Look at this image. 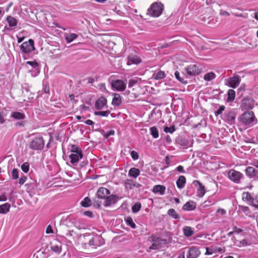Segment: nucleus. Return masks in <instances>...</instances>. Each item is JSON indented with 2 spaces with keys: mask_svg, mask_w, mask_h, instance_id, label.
Masks as SVG:
<instances>
[{
  "mask_svg": "<svg viewBox=\"0 0 258 258\" xmlns=\"http://www.w3.org/2000/svg\"><path fill=\"white\" fill-rule=\"evenodd\" d=\"M239 121L245 126H252L255 124L257 120L252 111H246L243 112L239 117Z\"/></svg>",
  "mask_w": 258,
  "mask_h": 258,
  "instance_id": "1",
  "label": "nucleus"
},
{
  "mask_svg": "<svg viewBox=\"0 0 258 258\" xmlns=\"http://www.w3.org/2000/svg\"><path fill=\"white\" fill-rule=\"evenodd\" d=\"M71 159V163L73 164L77 163L83 158V153L81 149L74 145L72 146L71 149V154L69 155Z\"/></svg>",
  "mask_w": 258,
  "mask_h": 258,
  "instance_id": "2",
  "label": "nucleus"
},
{
  "mask_svg": "<svg viewBox=\"0 0 258 258\" xmlns=\"http://www.w3.org/2000/svg\"><path fill=\"white\" fill-rule=\"evenodd\" d=\"M149 239L152 243V245L149 247V251L151 250L159 249L162 247L163 245L166 244V239H162L154 235L150 236Z\"/></svg>",
  "mask_w": 258,
  "mask_h": 258,
  "instance_id": "3",
  "label": "nucleus"
},
{
  "mask_svg": "<svg viewBox=\"0 0 258 258\" xmlns=\"http://www.w3.org/2000/svg\"><path fill=\"white\" fill-rule=\"evenodd\" d=\"M164 6L160 3H154L148 10L147 14L152 17H159L162 13Z\"/></svg>",
  "mask_w": 258,
  "mask_h": 258,
  "instance_id": "4",
  "label": "nucleus"
},
{
  "mask_svg": "<svg viewBox=\"0 0 258 258\" xmlns=\"http://www.w3.org/2000/svg\"><path fill=\"white\" fill-rule=\"evenodd\" d=\"M255 101L250 97H244L241 102L240 107L242 110L252 109L254 106Z\"/></svg>",
  "mask_w": 258,
  "mask_h": 258,
  "instance_id": "5",
  "label": "nucleus"
},
{
  "mask_svg": "<svg viewBox=\"0 0 258 258\" xmlns=\"http://www.w3.org/2000/svg\"><path fill=\"white\" fill-rule=\"evenodd\" d=\"M243 177V174L235 169H231L228 172V178L233 182L238 183Z\"/></svg>",
  "mask_w": 258,
  "mask_h": 258,
  "instance_id": "6",
  "label": "nucleus"
},
{
  "mask_svg": "<svg viewBox=\"0 0 258 258\" xmlns=\"http://www.w3.org/2000/svg\"><path fill=\"white\" fill-rule=\"evenodd\" d=\"M44 146V142L41 137L34 138L30 143V148L33 150H41Z\"/></svg>",
  "mask_w": 258,
  "mask_h": 258,
  "instance_id": "7",
  "label": "nucleus"
},
{
  "mask_svg": "<svg viewBox=\"0 0 258 258\" xmlns=\"http://www.w3.org/2000/svg\"><path fill=\"white\" fill-rule=\"evenodd\" d=\"M20 49L25 53H28L34 50V43L32 39L23 42L20 46Z\"/></svg>",
  "mask_w": 258,
  "mask_h": 258,
  "instance_id": "8",
  "label": "nucleus"
},
{
  "mask_svg": "<svg viewBox=\"0 0 258 258\" xmlns=\"http://www.w3.org/2000/svg\"><path fill=\"white\" fill-rule=\"evenodd\" d=\"M112 88L118 91H123L126 88V84L121 80H116L111 82Z\"/></svg>",
  "mask_w": 258,
  "mask_h": 258,
  "instance_id": "9",
  "label": "nucleus"
},
{
  "mask_svg": "<svg viewBox=\"0 0 258 258\" xmlns=\"http://www.w3.org/2000/svg\"><path fill=\"white\" fill-rule=\"evenodd\" d=\"M193 184L197 187V196L200 198L203 197L206 193L205 186L199 180H194Z\"/></svg>",
  "mask_w": 258,
  "mask_h": 258,
  "instance_id": "10",
  "label": "nucleus"
},
{
  "mask_svg": "<svg viewBox=\"0 0 258 258\" xmlns=\"http://www.w3.org/2000/svg\"><path fill=\"white\" fill-rule=\"evenodd\" d=\"M185 71L189 76H197L201 72V69L196 64H190L185 68Z\"/></svg>",
  "mask_w": 258,
  "mask_h": 258,
  "instance_id": "11",
  "label": "nucleus"
},
{
  "mask_svg": "<svg viewBox=\"0 0 258 258\" xmlns=\"http://www.w3.org/2000/svg\"><path fill=\"white\" fill-rule=\"evenodd\" d=\"M201 254L199 248L196 246H191L189 248L186 258H197Z\"/></svg>",
  "mask_w": 258,
  "mask_h": 258,
  "instance_id": "12",
  "label": "nucleus"
},
{
  "mask_svg": "<svg viewBox=\"0 0 258 258\" xmlns=\"http://www.w3.org/2000/svg\"><path fill=\"white\" fill-rule=\"evenodd\" d=\"M95 108L98 110L103 109L104 107L107 108V100L103 96H101L97 99L95 103Z\"/></svg>",
  "mask_w": 258,
  "mask_h": 258,
  "instance_id": "13",
  "label": "nucleus"
},
{
  "mask_svg": "<svg viewBox=\"0 0 258 258\" xmlns=\"http://www.w3.org/2000/svg\"><path fill=\"white\" fill-rule=\"evenodd\" d=\"M118 200V197L114 195H108L104 199V206L106 207H109L111 205L114 204L116 203Z\"/></svg>",
  "mask_w": 258,
  "mask_h": 258,
  "instance_id": "14",
  "label": "nucleus"
},
{
  "mask_svg": "<svg viewBox=\"0 0 258 258\" xmlns=\"http://www.w3.org/2000/svg\"><path fill=\"white\" fill-rule=\"evenodd\" d=\"M110 194V191L109 189L105 187H101L97 190L96 195L98 199H105Z\"/></svg>",
  "mask_w": 258,
  "mask_h": 258,
  "instance_id": "15",
  "label": "nucleus"
},
{
  "mask_svg": "<svg viewBox=\"0 0 258 258\" xmlns=\"http://www.w3.org/2000/svg\"><path fill=\"white\" fill-rule=\"evenodd\" d=\"M50 248L53 251L57 253H60L62 250L61 243L58 240H54L51 243Z\"/></svg>",
  "mask_w": 258,
  "mask_h": 258,
  "instance_id": "16",
  "label": "nucleus"
},
{
  "mask_svg": "<svg viewBox=\"0 0 258 258\" xmlns=\"http://www.w3.org/2000/svg\"><path fill=\"white\" fill-rule=\"evenodd\" d=\"M142 62L141 59L137 55H130L127 57V64H138Z\"/></svg>",
  "mask_w": 258,
  "mask_h": 258,
  "instance_id": "17",
  "label": "nucleus"
},
{
  "mask_svg": "<svg viewBox=\"0 0 258 258\" xmlns=\"http://www.w3.org/2000/svg\"><path fill=\"white\" fill-rule=\"evenodd\" d=\"M240 82V79L239 76H235L229 79L228 83L230 87L235 88L238 86Z\"/></svg>",
  "mask_w": 258,
  "mask_h": 258,
  "instance_id": "18",
  "label": "nucleus"
},
{
  "mask_svg": "<svg viewBox=\"0 0 258 258\" xmlns=\"http://www.w3.org/2000/svg\"><path fill=\"white\" fill-rule=\"evenodd\" d=\"M197 204L196 202L190 201L186 202L183 206L182 209L184 211H192L196 208Z\"/></svg>",
  "mask_w": 258,
  "mask_h": 258,
  "instance_id": "19",
  "label": "nucleus"
},
{
  "mask_svg": "<svg viewBox=\"0 0 258 258\" xmlns=\"http://www.w3.org/2000/svg\"><path fill=\"white\" fill-rule=\"evenodd\" d=\"M111 103L113 106H119L121 104L122 99L119 94L114 93L113 94V99Z\"/></svg>",
  "mask_w": 258,
  "mask_h": 258,
  "instance_id": "20",
  "label": "nucleus"
},
{
  "mask_svg": "<svg viewBox=\"0 0 258 258\" xmlns=\"http://www.w3.org/2000/svg\"><path fill=\"white\" fill-rule=\"evenodd\" d=\"M101 240L102 238L100 236H97L89 240V245L90 246H93L94 247L99 246L101 243H98L97 242H99Z\"/></svg>",
  "mask_w": 258,
  "mask_h": 258,
  "instance_id": "21",
  "label": "nucleus"
},
{
  "mask_svg": "<svg viewBox=\"0 0 258 258\" xmlns=\"http://www.w3.org/2000/svg\"><path fill=\"white\" fill-rule=\"evenodd\" d=\"M125 186L126 188L132 189L133 186L139 187L141 186L140 184L133 181V180H126L124 182Z\"/></svg>",
  "mask_w": 258,
  "mask_h": 258,
  "instance_id": "22",
  "label": "nucleus"
},
{
  "mask_svg": "<svg viewBox=\"0 0 258 258\" xmlns=\"http://www.w3.org/2000/svg\"><path fill=\"white\" fill-rule=\"evenodd\" d=\"M166 188L165 186L162 185H156L154 186L153 192L154 193H159L161 195L164 194Z\"/></svg>",
  "mask_w": 258,
  "mask_h": 258,
  "instance_id": "23",
  "label": "nucleus"
},
{
  "mask_svg": "<svg viewBox=\"0 0 258 258\" xmlns=\"http://www.w3.org/2000/svg\"><path fill=\"white\" fill-rule=\"evenodd\" d=\"M242 199L243 201H246L251 203L253 206L254 203V199L252 198L248 192H243L242 195Z\"/></svg>",
  "mask_w": 258,
  "mask_h": 258,
  "instance_id": "24",
  "label": "nucleus"
},
{
  "mask_svg": "<svg viewBox=\"0 0 258 258\" xmlns=\"http://www.w3.org/2000/svg\"><path fill=\"white\" fill-rule=\"evenodd\" d=\"M11 205L9 203H5L0 205V214H5L9 212Z\"/></svg>",
  "mask_w": 258,
  "mask_h": 258,
  "instance_id": "25",
  "label": "nucleus"
},
{
  "mask_svg": "<svg viewBox=\"0 0 258 258\" xmlns=\"http://www.w3.org/2000/svg\"><path fill=\"white\" fill-rule=\"evenodd\" d=\"M185 177L183 175L180 176L176 181V185L177 187L179 188H183L185 185Z\"/></svg>",
  "mask_w": 258,
  "mask_h": 258,
  "instance_id": "26",
  "label": "nucleus"
},
{
  "mask_svg": "<svg viewBox=\"0 0 258 258\" xmlns=\"http://www.w3.org/2000/svg\"><path fill=\"white\" fill-rule=\"evenodd\" d=\"M228 97L227 101L228 102H231L234 101L235 98V92L233 89H229L227 93Z\"/></svg>",
  "mask_w": 258,
  "mask_h": 258,
  "instance_id": "27",
  "label": "nucleus"
},
{
  "mask_svg": "<svg viewBox=\"0 0 258 258\" xmlns=\"http://www.w3.org/2000/svg\"><path fill=\"white\" fill-rule=\"evenodd\" d=\"M184 235L186 237H190L194 234V231L192 228L189 226H185L183 228Z\"/></svg>",
  "mask_w": 258,
  "mask_h": 258,
  "instance_id": "28",
  "label": "nucleus"
},
{
  "mask_svg": "<svg viewBox=\"0 0 258 258\" xmlns=\"http://www.w3.org/2000/svg\"><path fill=\"white\" fill-rule=\"evenodd\" d=\"M246 174L249 176H254L257 173V170L252 167H248L245 169Z\"/></svg>",
  "mask_w": 258,
  "mask_h": 258,
  "instance_id": "29",
  "label": "nucleus"
},
{
  "mask_svg": "<svg viewBox=\"0 0 258 258\" xmlns=\"http://www.w3.org/2000/svg\"><path fill=\"white\" fill-rule=\"evenodd\" d=\"M11 117L16 119L21 120L25 118V115L21 112L15 111L12 113Z\"/></svg>",
  "mask_w": 258,
  "mask_h": 258,
  "instance_id": "30",
  "label": "nucleus"
},
{
  "mask_svg": "<svg viewBox=\"0 0 258 258\" xmlns=\"http://www.w3.org/2000/svg\"><path fill=\"white\" fill-rule=\"evenodd\" d=\"M140 171L139 169L135 167L130 169L128 172L129 175L134 178L137 177L140 175Z\"/></svg>",
  "mask_w": 258,
  "mask_h": 258,
  "instance_id": "31",
  "label": "nucleus"
},
{
  "mask_svg": "<svg viewBox=\"0 0 258 258\" xmlns=\"http://www.w3.org/2000/svg\"><path fill=\"white\" fill-rule=\"evenodd\" d=\"M7 21L10 27H15L17 24V20L12 16H8L7 18Z\"/></svg>",
  "mask_w": 258,
  "mask_h": 258,
  "instance_id": "32",
  "label": "nucleus"
},
{
  "mask_svg": "<svg viewBox=\"0 0 258 258\" xmlns=\"http://www.w3.org/2000/svg\"><path fill=\"white\" fill-rule=\"evenodd\" d=\"M206 251L205 252L206 255H211L213 253H216V246L212 245L209 247H206Z\"/></svg>",
  "mask_w": 258,
  "mask_h": 258,
  "instance_id": "33",
  "label": "nucleus"
},
{
  "mask_svg": "<svg viewBox=\"0 0 258 258\" xmlns=\"http://www.w3.org/2000/svg\"><path fill=\"white\" fill-rule=\"evenodd\" d=\"M215 78L216 75L213 72L207 73L204 77V80L206 81H210L212 80L215 79Z\"/></svg>",
  "mask_w": 258,
  "mask_h": 258,
  "instance_id": "34",
  "label": "nucleus"
},
{
  "mask_svg": "<svg viewBox=\"0 0 258 258\" xmlns=\"http://www.w3.org/2000/svg\"><path fill=\"white\" fill-rule=\"evenodd\" d=\"M78 37V35L75 33H71L66 36V40L68 43H70Z\"/></svg>",
  "mask_w": 258,
  "mask_h": 258,
  "instance_id": "35",
  "label": "nucleus"
},
{
  "mask_svg": "<svg viewBox=\"0 0 258 258\" xmlns=\"http://www.w3.org/2000/svg\"><path fill=\"white\" fill-rule=\"evenodd\" d=\"M150 133L154 138H157L159 137V132L155 126H152L150 128Z\"/></svg>",
  "mask_w": 258,
  "mask_h": 258,
  "instance_id": "36",
  "label": "nucleus"
},
{
  "mask_svg": "<svg viewBox=\"0 0 258 258\" xmlns=\"http://www.w3.org/2000/svg\"><path fill=\"white\" fill-rule=\"evenodd\" d=\"M91 200L88 197H86L81 202V205L83 207H88L90 206Z\"/></svg>",
  "mask_w": 258,
  "mask_h": 258,
  "instance_id": "37",
  "label": "nucleus"
},
{
  "mask_svg": "<svg viewBox=\"0 0 258 258\" xmlns=\"http://www.w3.org/2000/svg\"><path fill=\"white\" fill-rule=\"evenodd\" d=\"M175 78L181 83L186 84L187 83V81L185 80L183 78H182L180 76V73L178 71H176L175 72Z\"/></svg>",
  "mask_w": 258,
  "mask_h": 258,
  "instance_id": "38",
  "label": "nucleus"
},
{
  "mask_svg": "<svg viewBox=\"0 0 258 258\" xmlns=\"http://www.w3.org/2000/svg\"><path fill=\"white\" fill-rule=\"evenodd\" d=\"M165 77V74L164 72L162 71H159L157 73V74L154 76V79L155 80H160L164 78Z\"/></svg>",
  "mask_w": 258,
  "mask_h": 258,
  "instance_id": "39",
  "label": "nucleus"
},
{
  "mask_svg": "<svg viewBox=\"0 0 258 258\" xmlns=\"http://www.w3.org/2000/svg\"><path fill=\"white\" fill-rule=\"evenodd\" d=\"M125 222L127 225L130 226L132 228L135 229L136 227L135 223L134 222L133 219L128 217L125 219Z\"/></svg>",
  "mask_w": 258,
  "mask_h": 258,
  "instance_id": "40",
  "label": "nucleus"
},
{
  "mask_svg": "<svg viewBox=\"0 0 258 258\" xmlns=\"http://www.w3.org/2000/svg\"><path fill=\"white\" fill-rule=\"evenodd\" d=\"M168 214L169 216L173 218L177 219L179 218V216L176 212L175 210L173 209H170L168 211Z\"/></svg>",
  "mask_w": 258,
  "mask_h": 258,
  "instance_id": "41",
  "label": "nucleus"
},
{
  "mask_svg": "<svg viewBox=\"0 0 258 258\" xmlns=\"http://www.w3.org/2000/svg\"><path fill=\"white\" fill-rule=\"evenodd\" d=\"M141 208V204L140 203H136L132 208V212L134 213L139 212Z\"/></svg>",
  "mask_w": 258,
  "mask_h": 258,
  "instance_id": "42",
  "label": "nucleus"
},
{
  "mask_svg": "<svg viewBox=\"0 0 258 258\" xmlns=\"http://www.w3.org/2000/svg\"><path fill=\"white\" fill-rule=\"evenodd\" d=\"M110 111L109 110L106 111H96L94 114L95 115H101L102 116H108V115L110 114Z\"/></svg>",
  "mask_w": 258,
  "mask_h": 258,
  "instance_id": "43",
  "label": "nucleus"
},
{
  "mask_svg": "<svg viewBox=\"0 0 258 258\" xmlns=\"http://www.w3.org/2000/svg\"><path fill=\"white\" fill-rule=\"evenodd\" d=\"M21 169L25 173H27L29 170V164L28 162H25L21 165Z\"/></svg>",
  "mask_w": 258,
  "mask_h": 258,
  "instance_id": "44",
  "label": "nucleus"
},
{
  "mask_svg": "<svg viewBox=\"0 0 258 258\" xmlns=\"http://www.w3.org/2000/svg\"><path fill=\"white\" fill-rule=\"evenodd\" d=\"M175 131V127L174 125L173 126H171L170 127H168V126H165L164 127V131L166 133H173L174 131Z\"/></svg>",
  "mask_w": 258,
  "mask_h": 258,
  "instance_id": "45",
  "label": "nucleus"
},
{
  "mask_svg": "<svg viewBox=\"0 0 258 258\" xmlns=\"http://www.w3.org/2000/svg\"><path fill=\"white\" fill-rule=\"evenodd\" d=\"M183 144H181V145L186 148L192 146L193 144V140H190L189 141L183 140Z\"/></svg>",
  "mask_w": 258,
  "mask_h": 258,
  "instance_id": "46",
  "label": "nucleus"
},
{
  "mask_svg": "<svg viewBox=\"0 0 258 258\" xmlns=\"http://www.w3.org/2000/svg\"><path fill=\"white\" fill-rule=\"evenodd\" d=\"M12 176L14 179H16L19 177V171L17 169L14 168L13 169Z\"/></svg>",
  "mask_w": 258,
  "mask_h": 258,
  "instance_id": "47",
  "label": "nucleus"
},
{
  "mask_svg": "<svg viewBox=\"0 0 258 258\" xmlns=\"http://www.w3.org/2000/svg\"><path fill=\"white\" fill-rule=\"evenodd\" d=\"M199 19H200V21L203 23H209V22H210V21H209L210 17H206V16H201L200 17Z\"/></svg>",
  "mask_w": 258,
  "mask_h": 258,
  "instance_id": "48",
  "label": "nucleus"
},
{
  "mask_svg": "<svg viewBox=\"0 0 258 258\" xmlns=\"http://www.w3.org/2000/svg\"><path fill=\"white\" fill-rule=\"evenodd\" d=\"M26 64L31 66L34 68H35L38 66L37 62L35 60L27 61Z\"/></svg>",
  "mask_w": 258,
  "mask_h": 258,
  "instance_id": "49",
  "label": "nucleus"
},
{
  "mask_svg": "<svg viewBox=\"0 0 258 258\" xmlns=\"http://www.w3.org/2000/svg\"><path fill=\"white\" fill-rule=\"evenodd\" d=\"M131 155L134 160H137L139 158L138 153L135 151H132L131 152Z\"/></svg>",
  "mask_w": 258,
  "mask_h": 258,
  "instance_id": "50",
  "label": "nucleus"
},
{
  "mask_svg": "<svg viewBox=\"0 0 258 258\" xmlns=\"http://www.w3.org/2000/svg\"><path fill=\"white\" fill-rule=\"evenodd\" d=\"M74 233L75 232L73 230H70L67 233L66 236L68 237L70 239H73L74 238Z\"/></svg>",
  "mask_w": 258,
  "mask_h": 258,
  "instance_id": "51",
  "label": "nucleus"
},
{
  "mask_svg": "<svg viewBox=\"0 0 258 258\" xmlns=\"http://www.w3.org/2000/svg\"><path fill=\"white\" fill-rule=\"evenodd\" d=\"M27 177L23 175L19 179V183L20 185L23 184L26 181Z\"/></svg>",
  "mask_w": 258,
  "mask_h": 258,
  "instance_id": "52",
  "label": "nucleus"
},
{
  "mask_svg": "<svg viewBox=\"0 0 258 258\" xmlns=\"http://www.w3.org/2000/svg\"><path fill=\"white\" fill-rule=\"evenodd\" d=\"M53 231L51 225H49L47 226L46 229V233L47 234L53 233Z\"/></svg>",
  "mask_w": 258,
  "mask_h": 258,
  "instance_id": "53",
  "label": "nucleus"
},
{
  "mask_svg": "<svg viewBox=\"0 0 258 258\" xmlns=\"http://www.w3.org/2000/svg\"><path fill=\"white\" fill-rule=\"evenodd\" d=\"M7 200V198L6 193H3L0 195V202H5Z\"/></svg>",
  "mask_w": 258,
  "mask_h": 258,
  "instance_id": "54",
  "label": "nucleus"
},
{
  "mask_svg": "<svg viewBox=\"0 0 258 258\" xmlns=\"http://www.w3.org/2000/svg\"><path fill=\"white\" fill-rule=\"evenodd\" d=\"M220 15L221 16H230V13L226 11L221 10L220 11Z\"/></svg>",
  "mask_w": 258,
  "mask_h": 258,
  "instance_id": "55",
  "label": "nucleus"
},
{
  "mask_svg": "<svg viewBox=\"0 0 258 258\" xmlns=\"http://www.w3.org/2000/svg\"><path fill=\"white\" fill-rule=\"evenodd\" d=\"M176 170L177 171L181 172V173L185 172L183 167L181 165H179L178 166H177L176 168Z\"/></svg>",
  "mask_w": 258,
  "mask_h": 258,
  "instance_id": "56",
  "label": "nucleus"
},
{
  "mask_svg": "<svg viewBox=\"0 0 258 258\" xmlns=\"http://www.w3.org/2000/svg\"><path fill=\"white\" fill-rule=\"evenodd\" d=\"M114 133H115V132L113 130H110L109 131V132H108L106 135H105V137L106 138H108L109 136H111V135H114Z\"/></svg>",
  "mask_w": 258,
  "mask_h": 258,
  "instance_id": "57",
  "label": "nucleus"
},
{
  "mask_svg": "<svg viewBox=\"0 0 258 258\" xmlns=\"http://www.w3.org/2000/svg\"><path fill=\"white\" fill-rule=\"evenodd\" d=\"M233 231L235 233H241L242 231V230L241 229H240V228H237L236 226H234L233 228Z\"/></svg>",
  "mask_w": 258,
  "mask_h": 258,
  "instance_id": "58",
  "label": "nucleus"
},
{
  "mask_svg": "<svg viewBox=\"0 0 258 258\" xmlns=\"http://www.w3.org/2000/svg\"><path fill=\"white\" fill-rule=\"evenodd\" d=\"M5 119L4 118L3 112H0V123L3 124L5 122Z\"/></svg>",
  "mask_w": 258,
  "mask_h": 258,
  "instance_id": "59",
  "label": "nucleus"
},
{
  "mask_svg": "<svg viewBox=\"0 0 258 258\" xmlns=\"http://www.w3.org/2000/svg\"><path fill=\"white\" fill-rule=\"evenodd\" d=\"M225 109V107L224 106H221L218 110L216 112L218 114H221L222 111H224Z\"/></svg>",
  "mask_w": 258,
  "mask_h": 258,
  "instance_id": "60",
  "label": "nucleus"
},
{
  "mask_svg": "<svg viewBox=\"0 0 258 258\" xmlns=\"http://www.w3.org/2000/svg\"><path fill=\"white\" fill-rule=\"evenodd\" d=\"M137 83V81L134 80H131L129 81L128 82V87H133L135 84Z\"/></svg>",
  "mask_w": 258,
  "mask_h": 258,
  "instance_id": "61",
  "label": "nucleus"
},
{
  "mask_svg": "<svg viewBox=\"0 0 258 258\" xmlns=\"http://www.w3.org/2000/svg\"><path fill=\"white\" fill-rule=\"evenodd\" d=\"M253 206L258 208V195L254 198V203H253Z\"/></svg>",
  "mask_w": 258,
  "mask_h": 258,
  "instance_id": "62",
  "label": "nucleus"
},
{
  "mask_svg": "<svg viewBox=\"0 0 258 258\" xmlns=\"http://www.w3.org/2000/svg\"><path fill=\"white\" fill-rule=\"evenodd\" d=\"M225 248H222L221 247H218L216 246V252H225Z\"/></svg>",
  "mask_w": 258,
  "mask_h": 258,
  "instance_id": "63",
  "label": "nucleus"
},
{
  "mask_svg": "<svg viewBox=\"0 0 258 258\" xmlns=\"http://www.w3.org/2000/svg\"><path fill=\"white\" fill-rule=\"evenodd\" d=\"M235 117L233 116L232 114H229L227 116V119L230 121L234 120Z\"/></svg>",
  "mask_w": 258,
  "mask_h": 258,
  "instance_id": "64",
  "label": "nucleus"
}]
</instances>
